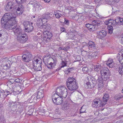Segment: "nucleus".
<instances>
[{
	"mask_svg": "<svg viewBox=\"0 0 123 123\" xmlns=\"http://www.w3.org/2000/svg\"><path fill=\"white\" fill-rule=\"evenodd\" d=\"M15 16L12 13H6L5 14L1 19V26L6 29H11V26L17 23L15 19Z\"/></svg>",
	"mask_w": 123,
	"mask_h": 123,
	"instance_id": "obj_1",
	"label": "nucleus"
},
{
	"mask_svg": "<svg viewBox=\"0 0 123 123\" xmlns=\"http://www.w3.org/2000/svg\"><path fill=\"white\" fill-rule=\"evenodd\" d=\"M66 85L68 89L71 91L76 90L78 87L76 80L73 77L68 78L66 82Z\"/></svg>",
	"mask_w": 123,
	"mask_h": 123,
	"instance_id": "obj_2",
	"label": "nucleus"
},
{
	"mask_svg": "<svg viewBox=\"0 0 123 123\" xmlns=\"http://www.w3.org/2000/svg\"><path fill=\"white\" fill-rule=\"evenodd\" d=\"M16 2L19 5H16L15 9H14L15 14L20 15L22 14L24 10V6L22 4L26 0H15Z\"/></svg>",
	"mask_w": 123,
	"mask_h": 123,
	"instance_id": "obj_3",
	"label": "nucleus"
},
{
	"mask_svg": "<svg viewBox=\"0 0 123 123\" xmlns=\"http://www.w3.org/2000/svg\"><path fill=\"white\" fill-rule=\"evenodd\" d=\"M67 90V88L65 86H62L56 89V93L54 94H56L58 96L62 97L65 98L68 95Z\"/></svg>",
	"mask_w": 123,
	"mask_h": 123,
	"instance_id": "obj_4",
	"label": "nucleus"
},
{
	"mask_svg": "<svg viewBox=\"0 0 123 123\" xmlns=\"http://www.w3.org/2000/svg\"><path fill=\"white\" fill-rule=\"evenodd\" d=\"M50 59H51L53 61V62H50L49 63L48 60H47L46 59V58H44L43 59V61L44 64L49 69H52L55 65L57 62L56 58L55 57L53 58L51 57L50 58Z\"/></svg>",
	"mask_w": 123,
	"mask_h": 123,
	"instance_id": "obj_5",
	"label": "nucleus"
},
{
	"mask_svg": "<svg viewBox=\"0 0 123 123\" xmlns=\"http://www.w3.org/2000/svg\"><path fill=\"white\" fill-rule=\"evenodd\" d=\"M33 68L36 71H41L42 69L41 59H38L34 58L32 61Z\"/></svg>",
	"mask_w": 123,
	"mask_h": 123,
	"instance_id": "obj_6",
	"label": "nucleus"
},
{
	"mask_svg": "<svg viewBox=\"0 0 123 123\" xmlns=\"http://www.w3.org/2000/svg\"><path fill=\"white\" fill-rule=\"evenodd\" d=\"M62 97L58 96L56 94H54L52 97V101L56 105L61 104L63 100Z\"/></svg>",
	"mask_w": 123,
	"mask_h": 123,
	"instance_id": "obj_7",
	"label": "nucleus"
},
{
	"mask_svg": "<svg viewBox=\"0 0 123 123\" xmlns=\"http://www.w3.org/2000/svg\"><path fill=\"white\" fill-rule=\"evenodd\" d=\"M11 29H7V30H12L15 35H17V36L25 34V32H23L22 30L21 29L20 27L16 25L12 28L11 26Z\"/></svg>",
	"mask_w": 123,
	"mask_h": 123,
	"instance_id": "obj_8",
	"label": "nucleus"
},
{
	"mask_svg": "<svg viewBox=\"0 0 123 123\" xmlns=\"http://www.w3.org/2000/svg\"><path fill=\"white\" fill-rule=\"evenodd\" d=\"M54 15V14L52 12L49 13L47 12L43 14L41 18L38 19L37 21H39L43 22V19H46L47 20L50 19L51 18L53 17Z\"/></svg>",
	"mask_w": 123,
	"mask_h": 123,
	"instance_id": "obj_9",
	"label": "nucleus"
},
{
	"mask_svg": "<svg viewBox=\"0 0 123 123\" xmlns=\"http://www.w3.org/2000/svg\"><path fill=\"white\" fill-rule=\"evenodd\" d=\"M43 33L45 35L43 38L47 42L49 41L52 36V33L50 31L44 30Z\"/></svg>",
	"mask_w": 123,
	"mask_h": 123,
	"instance_id": "obj_10",
	"label": "nucleus"
},
{
	"mask_svg": "<svg viewBox=\"0 0 123 123\" xmlns=\"http://www.w3.org/2000/svg\"><path fill=\"white\" fill-rule=\"evenodd\" d=\"M23 60L24 62H28L32 59V54L29 52L24 54L22 56Z\"/></svg>",
	"mask_w": 123,
	"mask_h": 123,
	"instance_id": "obj_11",
	"label": "nucleus"
},
{
	"mask_svg": "<svg viewBox=\"0 0 123 123\" xmlns=\"http://www.w3.org/2000/svg\"><path fill=\"white\" fill-rule=\"evenodd\" d=\"M27 35L25 34L17 36V39L20 43H24L27 40Z\"/></svg>",
	"mask_w": 123,
	"mask_h": 123,
	"instance_id": "obj_12",
	"label": "nucleus"
},
{
	"mask_svg": "<svg viewBox=\"0 0 123 123\" xmlns=\"http://www.w3.org/2000/svg\"><path fill=\"white\" fill-rule=\"evenodd\" d=\"M105 25H108V26H113V27H114L116 25L115 21L111 19H108L105 20Z\"/></svg>",
	"mask_w": 123,
	"mask_h": 123,
	"instance_id": "obj_13",
	"label": "nucleus"
},
{
	"mask_svg": "<svg viewBox=\"0 0 123 123\" xmlns=\"http://www.w3.org/2000/svg\"><path fill=\"white\" fill-rule=\"evenodd\" d=\"M102 101L99 100V99H95L92 103V106L93 107L97 108L99 107L101 105V106L102 105H101Z\"/></svg>",
	"mask_w": 123,
	"mask_h": 123,
	"instance_id": "obj_14",
	"label": "nucleus"
},
{
	"mask_svg": "<svg viewBox=\"0 0 123 123\" xmlns=\"http://www.w3.org/2000/svg\"><path fill=\"white\" fill-rule=\"evenodd\" d=\"M109 97L108 94L107 93L105 94L101 101V105H102V106L105 105L107 104V101L109 98Z\"/></svg>",
	"mask_w": 123,
	"mask_h": 123,
	"instance_id": "obj_15",
	"label": "nucleus"
},
{
	"mask_svg": "<svg viewBox=\"0 0 123 123\" xmlns=\"http://www.w3.org/2000/svg\"><path fill=\"white\" fill-rule=\"evenodd\" d=\"M37 94H33L31 98L29 99L28 100L30 103L33 102H36L37 101L39 100L37 96Z\"/></svg>",
	"mask_w": 123,
	"mask_h": 123,
	"instance_id": "obj_16",
	"label": "nucleus"
},
{
	"mask_svg": "<svg viewBox=\"0 0 123 123\" xmlns=\"http://www.w3.org/2000/svg\"><path fill=\"white\" fill-rule=\"evenodd\" d=\"M109 71V69L107 68H101L100 71L101 75L102 76H103V75H105L106 76V75L108 74L107 73Z\"/></svg>",
	"mask_w": 123,
	"mask_h": 123,
	"instance_id": "obj_17",
	"label": "nucleus"
},
{
	"mask_svg": "<svg viewBox=\"0 0 123 123\" xmlns=\"http://www.w3.org/2000/svg\"><path fill=\"white\" fill-rule=\"evenodd\" d=\"M92 24H91L89 28L90 30H91L92 28L93 25H100L102 24V22L100 21L94 20L92 21Z\"/></svg>",
	"mask_w": 123,
	"mask_h": 123,
	"instance_id": "obj_18",
	"label": "nucleus"
},
{
	"mask_svg": "<svg viewBox=\"0 0 123 123\" xmlns=\"http://www.w3.org/2000/svg\"><path fill=\"white\" fill-rule=\"evenodd\" d=\"M115 22L116 23V25H123V18L120 17H118L116 18Z\"/></svg>",
	"mask_w": 123,
	"mask_h": 123,
	"instance_id": "obj_19",
	"label": "nucleus"
},
{
	"mask_svg": "<svg viewBox=\"0 0 123 123\" xmlns=\"http://www.w3.org/2000/svg\"><path fill=\"white\" fill-rule=\"evenodd\" d=\"M97 80L99 82L98 84V89L99 90L101 88L103 87L104 85L103 82V79L102 77L99 76L98 77Z\"/></svg>",
	"mask_w": 123,
	"mask_h": 123,
	"instance_id": "obj_20",
	"label": "nucleus"
},
{
	"mask_svg": "<svg viewBox=\"0 0 123 123\" xmlns=\"http://www.w3.org/2000/svg\"><path fill=\"white\" fill-rule=\"evenodd\" d=\"M32 23H31L25 28V30L26 32H29L33 30L34 27L32 26Z\"/></svg>",
	"mask_w": 123,
	"mask_h": 123,
	"instance_id": "obj_21",
	"label": "nucleus"
},
{
	"mask_svg": "<svg viewBox=\"0 0 123 123\" xmlns=\"http://www.w3.org/2000/svg\"><path fill=\"white\" fill-rule=\"evenodd\" d=\"M89 81H91V82L92 84V85L94 86V87L97 83V80L95 79L91 78L90 76L87 77Z\"/></svg>",
	"mask_w": 123,
	"mask_h": 123,
	"instance_id": "obj_22",
	"label": "nucleus"
},
{
	"mask_svg": "<svg viewBox=\"0 0 123 123\" xmlns=\"http://www.w3.org/2000/svg\"><path fill=\"white\" fill-rule=\"evenodd\" d=\"M88 44V47L89 48H91L94 49H96V45L95 43L91 41H89Z\"/></svg>",
	"mask_w": 123,
	"mask_h": 123,
	"instance_id": "obj_23",
	"label": "nucleus"
},
{
	"mask_svg": "<svg viewBox=\"0 0 123 123\" xmlns=\"http://www.w3.org/2000/svg\"><path fill=\"white\" fill-rule=\"evenodd\" d=\"M12 3L11 2H8L7 5L5 7V9L7 11H10L11 9L12 8Z\"/></svg>",
	"mask_w": 123,
	"mask_h": 123,
	"instance_id": "obj_24",
	"label": "nucleus"
},
{
	"mask_svg": "<svg viewBox=\"0 0 123 123\" xmlns=\"http://www.w3.org/2000/svg\"><path fill=\"white\" fill-rule=\"evenodd\" d=\"M106 64L108 66H109L110 68H112L113 66V60L111 59H109L107 62Z\"/></svg>",
	"mask_w": 123,
	"mask_h": 123,
	"instance_id": "obj_25",
	"label": "nucleus"
},
{
	"mask_svg": "<svg viewBox=\"0 0 123 123\" xmlns=\"http://www.w3.org/2000/svg\"><path fill=\"white\" fill-rule=\"evenodd\" d=\"M85 86L86 88H87L91 89L94 87V86L92 85V84L90 81L86 83Z\"/></svg>",
	"mask_w": 123,
	"mask_h": 123,
	"instance_id": "obj_26",
	"label": "nucleus"
},
{
	"mask_svg": "<svg viewBox=\"0 0 123 123\" xmlns=\"http://www.w3.org/2000/svg\"><path fill=\"white\" fill-rule=\"evenodd\" d=\"M99 35L102 37L106 36L107 34V31L105 30H102L99 31Z\"/></svg>",
	"mask_w": 123,
	"mask_h": 123,
	"instance_id": "obj_27",
	"label": "nucleus"
},
{
	"mask_svg": "<svg viewBox=\"0 0 123 123\" xmlns=\"http://www.w3.org/2000/svg\"><path fill=\"white\" fill-rule=\"evenodd\" d=\"M39 28L41 29H43L44 32V30H47V29H50V27L48 26V25H41L40 27H39Z\"/></svg>",
	"mask_w": 123,
	"mask_h": 123,
	"instance_id": "obj_28",
	"label": "nucleus"
},
{
	"mask_svg": "<svg viewBox=\"0 0 123 123\" xmlns=\"http://www.w3.org/2000/svg\"><path fill=\"white\" fill-rule=\"evenodd\" d=\"M117 58L119 62L121 64H122L121 61L123 59V54L121 53V54H119L118 55Z\"/></svg>",
	"mask_w": 123,
	"mask_h": 123,
	"instance_id": "obj_29",
	"label": "nucleus"
},
{
	"mask_svg": "<svg viewBox=\"0 0 123 123\" xmlns=\"http://www.w3.org/2000/svg\"><path fill=\"white\" fill-rule=\"evenodd\" d=\"M37 94V96L39 100L40 99L42 98L44 96V94L40 91L38 92Z\"/></svg>",
	"mask_w": 123,
	"mask_h": 123,
	"instance_id": "obj_30",
	"label": "nucleus"
},
{
	"mask_svg": "<svg viewBox=\"0 0 123 123\" xmlns=\"http://www.w3.org/2000/svg\"><path fill=\"white\" fill-rule=\"evenodd\" d=\"M69 108V104L67 103H64L62 107V109L64 110H67Z\"/></svg>",
	"mask_w": 123,
	"mask_h": 123,
	"instance_id": "obj_31",
	"label": "nucleus"
},
{
	"mask_svg": "<svg viewBox=\"0 0 123 123\" xmlns=\"http://www.w3.org/2000/svg\"><path fill=\"white\" fill-rule=\"evenodd\" d=\"M101 68L100 65H96L94 66V70L96 72H98L99 70H100Z\"/></svg>",
	"mask_w": 123,
	"mask_h": 123,
	"instance_id": "obj_32",
	"label": "nucleus"
},
{
	"mask_svg": "<svg viewBox=\"0 0 123 123\" xmlns=\"http://www.w3.org/2000/svg\"><path fill=\"white\" fill-rule=\"evenodd\" d=\"M113 26H108L107 29L108 30L110 34H112L113 31Z\"/></svg>",
	"mask_w": 123,
	"mask_h": 123,
	"instance_id": "obj_33",
	"label": "nucleus"
},
{
	"mask_svg": "<svg viewBox=\"0 0 123 123\" xmlns=\"http://www.w3.org/2000/svg\"><path fill=\"white\" fill-rule=\"evenodd\" d=\"M31 22L28 21H25L23 23V25H24L25 28L29 25L31 23Z\"/></svg>",
	"mask_w": 123,
	"mask_h": 123,
	"instance_id": "obj_34",
	"label": "nucleus"
},
{
	"mask_svg": "<svg viewBox=\"0 0 123 123\" xmlns=\"http://www.w3.org/2000/svg\"><path fill=\"white\" fill-rule=\"evenodd\" d=\"M2 66H3V68L4 69L6 70L9 69L10 68V65L9 63H6V64L5 65H3Z\"/></svg>",
	"mask_w": 123,
	"mask_h": 123,
	"instance_id": "obj_35",
	"label": "nucleus"
},
{
	"mask_svg": "<svg viewBox=\"0 0 123 123\" xmlns=\"http://www.w3.org/2000/svg\"><path fill=\"white\" fill-rule=\"evenodd\" d=\"M61 60H62V65L61 66V68L67 66V62L66 61H64L63 60L62 58H61Z\"/></svg>",
	"mask_w": 123,
	"mask_h": 123,
	"instance_id": "obj_36",
	"label": "nucleus"
},
{
	"mask_svg": "<svg viewBox=\"0 0 123 123\" xmlns=\"http://www.w3.org/2000/svg\"><path fill=\"white\" fill-rule=\"evenodd\" d=\"M100 25H92V27L91 30L92 31H94L98 29L99 28V26L98 27V26H99Z\"/></svg>",
	"mask_w": 123,
	"mask_h": 123,
	"instance_id": "obj_37",
	"label": "nucleus"
},
{
	"mask_svg": "<svg viewBox=\"0 0 123 123\" xmlns=\"http://www.w3.org/2000/svg\"><path fill=\"white\" fill-rule=\"evenodd\" d=\"M120 74L121 75H123V66H121L119 67V70L118 71Z\"/></svg>",
	"mask_w": 123,
	"mask_h": 123,
	"instance_id": "obj_38",
	"label": "nucleus"
},
{
	"mask_svg": "<svg viewBox=\"0 0 123 123\" xmlns=\"http://www.w3.org/2000/svg\"><path fill=\"white\" fill-rule=\"evenodd\" d=\"M55 17L58 18H59L62 16V14H60L57 12H55Z\"/></svg>",
	"mask_w": 123,
	"mask_h": 123,
	"instance_id": "obj_39",
	"label": "nucleus"
},
{
	"mask_svg": "<svg viewBox=\"0 0 123 123\" xmlns=\"http://www.w3.org/2000/svg\"><path fill=\"white\" fill-rule=\"evenodd\" d=\"M44 112V110L43 109H41L38 111V114L40 115H43Z\"/></svg>",
	"mask_w": 123,
	"mask_h": 123,
	"instance_id": "obj_40",
	"label": "nucleus"
},
{
	"mask_svg": "<svg viewBox=\"0 0 123 123\" xmlns=\"http://www.w3.org/2000/svg\"><path fill=\"white\" fill-rule=\"evenodd\" d=\"M88 70V68L86 67H83L82 68V71L84 73H86Z\"/></svg>",
	"mask_w": 123,
	"mask_h": 123,
	"instance_id": "obj_41",
	"label": "nucleus"
},
{
	"mask_svg": "<svg viewBox=\"0 0 123 123\" xmlns=\"http://www.w3.org/2000/svg\"><path fill=\"white\" fill-rule=\"evenodd\" d=\"M15 83H14L15 84L18 83H21V82H22V80L18 78L16 79L15 78Z\"/></svg>",
	"mask_w": 123,
	"mask_h": 123,
	"instance_id": "obj_42",
	"label": "nucleus"
},
{
	"mask_svg": "<svg viewBox=\"0 0 123 123\" xmlns=\"http://www.w3.org/2000/svg\"><path fill=\"white\" fill-rule=\"evenodd\" d=\"M72 68H68L67 70H66L65 71V73L66 74H68L71 71Z\"/></svg>",
	"mask_w": 123,
	"mask_h": 123,
	"instance_id": "obj_43",
	"label": "nucleus"
},
{
	"mask_svg": "<svg viewBox=\"0 0 123 123\" xmlns=\"http://www.w3.org/2000/svg\"><path fill=\"white\" fill-rule=\"evenodd\" d=\"M9 83H11L13 84V83H15V78H12L8 82Z\"/></svg>",
	"mask_w": 123,
	"mask_h": 123,
	"instance_id": "obj_44",
	"label": "nucleus"
},
{
	"mask_svg": "<svg viewBox=\"0 0 123 123\" xmlns=\"http://www.w3.org/2000/svg\"><path fill=\"white\" fill-rule=\"evenodd\" d=\"M19 93V92L18 91L12 90V94L15 95H16Z\"/></svg>",
	"mask_w": 123,
	"mask_h": 123,
	"instance_id": "obj_45",
	"label": "nucleus"
},
{
	"mask_svg": "<svg viewBox=\"0 0 123 123\" xmlns=\"http://www.w3.org/2000/svg\"><path fill=\"white\" fill-rule=\"evenodd\" d=\"M101 77L103 79V80L105 81L107 80V78L108 77H107V75H106V76L105 75H103V76H102Z\"/></svg>",
	"mask_w": 123,
	"mask_h": 123,
	"instance_id": "obj_46",
	"label": "nucleus"
},
{
	"mask_svg": "<svg viewBox=\"0 0 123 123\" xmlns=\"http://www.w3.org/2000/svg\"><path fill=\"white\" fill-rule=\"evenodd\" d=\"M122 97L120 96H115V100H120L122 98Z\"/></svg>",
	"mask_w": 123,
	"mask_h": 123,
	"instance_id": "obj_47",
	"label": "nucleus"
},
{
	"mask_svg": "<svg viewBox=\"0 0 123 123\" xmlns=\"http://www.w3.org/2000/svg\"><path fill=\"white\" fill-rule=\"evenodd\" d=\"M65 21L64 22V23L65 24L67 25H68L69 24V21L68 20L65 18Z\"/></svg>",
	"mask_w": 123,
	"mask_h": 123,
	"instance_id": "obj_48",
	"label": "nucleus"
},
{
	"mask_svg": "<svg viewBox=\"0 0 123 123\" xmlns=\"http://www.w3.org/2000/svg\"><path fill=\"white\" fill-rule=\"evenodd\" d=\"M69 47L68 46L67 47L63 48L62 50H64L65 51H67L69 49Z\"/></svg>",
	"mask_w": 123,
	"mask_h": 123,
	"instance_id": "obj_49",
	"label": "nucleus"
},
{
	"mask_svg": "<svg viewBox=\"0 0 123 123\" xmlns=\"http://www.w3.org/2000/svg\"><path fill=\"white\" fill-rule=\"evenodd\" d=\"M16 58L15 57H11V60L12 62H14L16 60Z\"/></svg>",
	"mask_w": 123,
	"mask_h": 123,
	"instance_id": "obj_50",
	"label": "nucleus"
},
{
	"mask_svg": "<svg viewBox=\"0 0 123 123\" xmlns=\"http://www.w3.org/2000/svg\"><path fill=\"white\" fill-rule=\"evenodd\" d=\"M12 90L11 91L10 90H9V91L5 90V92H6L7 93H9V94H12Z\"/></svg>",
	"mask_w": 123,
	"mask_h": 123,
	"instance_id": "obj_51",
	"label": "nucleus"
},
{
	"mask_svg": "<svg viewBox=\"0 0 123 123\" xmlns=\"http://www.w3.org/2000/svg\"><path fill=\"white\" fill-rule=\"evenodd\" d=\"M0 73L3 76V77H4V76H5V75H3L4 74H6V72H3L2 71H1L0 72Z\"/></svg>",
	"mask_w": 123,
	"mask_h": 123,
	"instance_id": "obj_52",
	"label": "nucleus"
},
{
	"mask_svg": "<svg viewBox=\"0 0 123 123\" xmlns=\"http://www.w3.org/2000/svg\"><path fill=\"white\" fill-rule=\"evenodd\" d=\"M5 33V32L3 30H1L0 31V33L2 35H3Z\"/></svg>",
	"mask_w": 123,
	"mask_h": 123,
	"instance_id": "obj_53",
	"label": "nucleus"
},
{
	"mask_svg": "<svg viewBox=\"0 0 123 123\" xmlns=\"http://www.w3.org/2000/svg\"><path fill=\"white\" fill-rule=\"evenodd\" d=\"M90 25L91 24H87L85 25V26L89 29Z\"/></svg>",
	"mask_w": 123,
	"mask_h": 123,
	"instance_id": "obj_54",
	"label": "nucleus"
},
{
	"mask_svg": "<svg viewBox=\"0 0 123 123\" xmlns=\"http://www.w3.org/2000/svg\"><path fill=\"white\" fill-rule=\"evenodd\" d=\"M61 31L62 32H64L65 31V28L64 27H61Z\"/></svg>",
	"mask_w": 123,
	"mask_h": 123,
	"instance_id": "obj_55",
	"label": "nucleus"
},
{
	"mask_svg": "<svg viewBox=\"0 0 123 123\" xmlns=\"http://www.w3.org/2000/svg\"><path fill=\"white\" fill-rule=\"evenodd\" d=\"M82 108H83V107H82L81 108V109L80 110V113H83L85 111H83L82 110Z\"/></svg>",
	"mask_w": 123,
	"mask_h": 123,
	"instance_id": "obj_56",
	"label": "nucleus"
},
{
	"mask_svg": "<svg viewBox=\"0 0 123 123\" xmlns=\"http://www.w3.org/2000/svg\"><path fill=\"white\" fill-rule=\"evenodd\" d=\"M4 94L5 95H6V97L9 94V93H7L6 92H5V91L4 92Z\"/></svg>",
	"mask_w": 123,
	"mask_h": 123,
	"instance_id": "obj_57",
	"label": "nucleus"
},
{
	"mask_svg": "<svg viewBox=\"0 0 123 123\" xmlns=\"http://www.w3.org/2000/svg\"><path fill=\"white\" fill-rule=\"evenodd\" d=\"M101 0H94V1L95 2H99L100 1H101Z\"/></svg>",
	"mask_w": 123,
	"mask_h": 123,
	"instance_id": "obj_58",
	"label": "nucleus"
},
{
	"mask_svg": "<svg viewBox=\"0 0 123 123\" xmlns=\"http://www.w3.org/2000/svg\"><path fill=\"white\" fill-rule=\"evenodd\" d=\"M45 1L47 2H49L50 0H44Z\"/></svg>",
	"mask_w": 123,
	"mask_h": 123,
	"instance_id": "obj_59",
	"label": "nucleus"
},
{
	"mask_svg": "<svg viewBox=\"0 0 123 123\" xmlns=\"http://www.w3.org/2000/svg\"><path fill=\"white\" fill-rule=\"evenodd\" d=\"M121 40L122 43H123V37H121Z\"/></svg>",
	"mask_w": 123,
	"mask_h": 123,
	"instance_id": "obj_60",
	"label": "nucleus"
},
{
	"mask_svg": "<svg viewBox=\"0 0 123 123\" xmlns=\"http://www.w3.org/2000/svg\"><path fill=\"white\" fill-rule=\"evenodd\" d=\"M63 48L62 47H60L58 49L59 50H62Z\"/></svg>",
	"mask_w": 123,
	"mask_h": 123,
	"instance_id": "obj_61",
	"label": "nucleus"
},
{
	"mask_svg": "<svg viewBox=\"0 0 123 123\" xmlns=\"http://www.w3.org/2000/svg\"><path fill=\"white\" fill-rule=\"evenodd\" d=\"M110 0H105V1L107 2H110Z\"/></svg>",
	"mask_w": 123,
	"mask_h": 123,
	"instance_id": "obj_62",
	"label": "nucleus"
},
{
	"mask_svg": "<svg viewBox=\"0 0 123 123\" xmlns=\"http://www.w3.org/2000/svg\"><path fill=\"white\" fill-rule=\"evenodd\" d=\"M33 4L34 5V7H35V6H36L37 4L36 3H35V4L34 3Z\"/></svg>",
	"mask_w": 123,
	"mask_h": 123,
	"instance_id": "obj_63",
	"label": "nucleus"
},
{
	"mask_svg": "<svg viewBox=\"0 0 123 123\" xmlns=\"http://www.w3.org/2000/svg\"><path fill=\"white\" fill-rule=\"evenodd\" d=\"M3 62H5V60L4 59H3Z\"/></svg>",
	"mask_w": 123,
	"mask_h": 123,
	"instance_id": "obj_64",
	"label": "nucleus"
}]
</instances>
